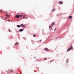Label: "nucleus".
<instances>
[{"label":"nucleus","instance_id":"nucleus-10","mask_svg":"<svg viewBox=\"0 0 74 74\" xmlns=\"http://www.w3.org/2000/svg\"><path fill=\"white\" fill-rule=\"evenodd\" d=\"M17 27H21V25H17Z\"/></svg>","mask_w":74,"mask_h":74},{"label":"nucleus","instance_id":"nucleus-17","mask_svg":"<svg viewBox=\"0 0 74 74\" xmlns=\"http://www.w3.org/2000/svg\"><path fill=\"white\" fill-rule=\"evenodd\" d=\"M51 25L49 26V29H51Z\"/></svg>","mask_w":74,"mask_h":74},{"label":"nucleus","instance_id":"nucleus-16","mask_svg":"<svg viewBox=\"0 0 74 74\" xmlns=\"http://www.w3.org/2000/svg\"><path fill=\"white\" fill-rule=\"evenodd\" d=\"M36 34H34V35H33V36L34 37H36Z\"/></svg>","mask_w":74,"mask_h":74},{"label":"nucleus","instance_id":"nucleus-25","mask_svg":"<svg viewBox=\"0 0 74 74\" xmlns=\"http://www.w3.org/2000/svg\"><path fill=\"white\" fill-rule=\"evenodd\" d=\"M6 12V13H7V12Z\"/></svg>","mask_w":74,"mask_h":74},{"label":"nucleus","instance_id":"nucleus-2","mask_svg":"<svg viewBox=\"0 0 74 74\" xmlns=\"http://www.w3.org/2000/svg\"><path fill=\"white\" fill-rule=\"evenodd\" d=\"M21 16H22V15H17L16 16V18H19V17Z\"/></svg>","mask_w":74,"mask_h":74},{"label":"nucleus","instance_id":"nucleus-19","mask_svg":"<svg viewBox=\"0 0 74 74\" xmlns=\"http://www.w3.org/2000/svg\"><path fill=\"white\" fill-rule=\"evenodd\" d=\"M2 11H3V10L1 11L0 12H2Z\"/></svg>","mask_w":74,"mask_h":74},{"label":"nucleus","instance_id":"nucleus-6","mask_svg":"<svg viewBox=\"0 0 74 74\" xmlns=\"http://www.w3.org/2000/svg\"><path fill=\"white\" fill-rule=\"evenodd\" d=\"M44 50H45V51H48L49 50L48 48H45L44 49Z\"/></svg>","mask_w":74,"mask_h":74},{"label":"nucleus","instance_id":"nucleus-4","mask_svg":"<svg viewBox=\"0 0 74 74\" xmlns=\"http://www.w3.org/2000/svg\"><path fill=\"white\" fill-rule=\"evenodd\" d=\"M58 3H59L60 4H62L63 3V1H60L59 2H58Z\"/></svg>","mask_w":74,"mask_h":74},{"label":"nucleus","instance_id":"nucleus-13","mask_svg":"<svg viewBox=\"0 0 74 74\" xmlns=\"http://www.w3.org/2000/svg\"><path fill=\"white\" fill-rule=\"evenodd\" d=\"M54 11H55V9H53V10H52L53 12H54Z\"/></svg>","mask_w":74,"mask_h":74},{"label":"nucleus","instance_id":"nucleus-23","mask_svg":"<svg viewBox=\"0 0 74 74\" xmlns=\"http://www.w3.org/2000/svg\"><path fill=\"white\" fill-rule=\"evenodd\" d=\"M56 30V28H55V29H54V31H55Z\"/></svg>","mask_w":74,"mask_h":74},{"label":"nucleus","instance_id":"nucleus-1","mask_svg":"<svg viewBox=\"0 0 74 74\" xmlns=\"http://www.w3.org/2000/svg\"><path fill=\"white\" fill-rule=\"evenodd\" d=\"M71 49H73V47L72 46H71V47H70L68 49L67 52H69V51H70V50Z\"/></svg>","mask_w":74,"mask_h":74},{"label":"nucleus","instance_id":"nucleus-24","mask_svg":"<svg viewBox=\"0 0 74 74\" xmlns=\"http://www.w3.org/2000/svg\"><path fill=\"white\" fill-rule=\"evenodd\" d=\"M57 38H58V37L56 38V39H57Z\"/></svg>","mask_w":74,"mask_h":74},{"label":"nucleus","instance_id":"nucleus-11","mask_svg":"<svg viewBox=\"0 0 74 74\" xmlns=\"http://www.w3.org/2000/svg\"><path fill=\"white\" fill-rule=\"evenodd\" d=\"M51 25H55V23L53 22V23H52Z\"/></svg>","mask_w":74,"mask_h":74},{"label":"nucleus","instance_id":"nucleus-12","mask_svg":"<svg viewBox=\"0 0 74 74\" xmlns=\"http://www.w3.org/2000/svg\"><path fill=\"white\" fill-rule=\"evenodd\" d=\"M10 71H11V72L12 73H14V71H13V70H10Z\"/></svg>","mask_w":74,"mask_h":74},{"label":"nucleus","instance_id":"nucleus-7","mask_svg":"<svg viewBox=\"0 0 74 74\" xmlns=\"http://www.w3.org/2000/svg\"><path fill=\"white\" fill-rule=\"evenodd\" d=\"M69 19H71L73 18V16H69Z\"/></svg>","mask_w":74,"mask_h":74},{"label":"nucleus","instance_id":"nucleus-18","mask_svg":"<svg viewBox=\"0 0 74 74\" xmlns=\"http://www.w3.org/2000/svg\"><path fill=\"white\" fill-rule=\"evenodd\" d=\"M44 60H46V58H44Z\"/></svg>","mask_w":74,"mask_h":74},{"label":"nucleus","instance_id":"nucleus-20","mask_svg":"<svg viewBox=\"0 0 74 74\" xmlns=\"http://www.w3.org/2000/svg\"><path fill=\"white\" fill-rule=\"evenodd\" d=\"M9 32H10V29H9Z\"/></svg>","mask_w":74,"mask_h":74},{"label":"nucleus","instance_id":"nucleus-5","mask_svg":"<svg viewBox=\"0 0 74 74\" xmlns=\"http://www.w3.org/2000/svg\"><path fill=\"white\" fill-rule=\"evenodd\" d=\"M18 44H19V43H18V42H16V43L15 44V45H14L15 46H16V45H18Z\"/></svg>","mask_w":74,"mask_h":74},{"label":"nucleus","instance_id":"nucleus-14","mask_svg":"<svg viewBox=\"0 0 74 74\" xmlns=\"http://www.w3.org/2000/svg\"><path fill=\"white\" fill-rule=\"evenodd\" d=\"M26 16L25 15H24L23 16V18H25Z\"/></svg>","mask_w":74,"mask_h":74},{"label":"nucleus","instance_id":"nucleus-3","mask_svg":"<svg viewBox=\"0 0 74 74\" xmlns=\"http://www.w3.org/2000/svg\"><path fill=\"white\" fill-rule=\"evenodd\" d=\"M20 26L21 27H25V25H23L22 24H21Z\"/></svg>","mask_w":74,"mask_h":74},{"label":"nucleus","instance_id":"nucleus-21","mask_svg":"<svg viewBox=\"0 0 74 74\" xmlns=\"http://www.w3.org/2000/svg\"><path fill=\"white\" fill-rule=\"evenodd\" d=\"M41 40H40L39 41H40V42H41Z\"/></svg>","mask_w":74,"mask_h":74},{"label":"nucleus","instance_id":"nucleus-9","mask_svg":"<svg viewBox=\"0 0 74 74\" xmlns=\"http://www.w3.org/2000/svg\"><path fill=\"white\" fill-rule=\"evenodd\" d=\"M6 16H7V17H10V15H8V14H6Z\"/></svg>","mask_w":74,"mask_h":74},{"label":"nucleus","instance_id":"nucleus-8","mask_svg":"<svg viewBox=\"0 0 74 74\" xmlns=\"http://www.w3.org/2000/svg\"><path fill=\"white\" fill-rule=\"evenodd\" d=\"M23 29H20L19 30V32H23Z\"/></svg>","mask_w":74,"mask_h":74},{"label":"nucleus","instance_id":"nucleus-15","mask_svg":"<svg viewBox=\"0 0 74 74\" xmlns=\"http://www.w3.org/2000/svg\"><path fill=\"white\" fill-rule=\"evenodd\" d=\"M66 67H69V65H67L66 66Z\"/></svg>","mask_w":74,"mask_h":74},{"label":"nucleus","instance_id":"nucleus-22","mask_svg":"<svg viewBox=\"0 0 74 74\" xmlns=\"http://www.w3.org/2000/svg\"><path fill=\"white\" fill-rule=\"evenodd\" d=\"M53 62V61H51L50 62V63H51V62Z\"/></svg>","mask_w":74,"mask_h":74}]
</instances>
